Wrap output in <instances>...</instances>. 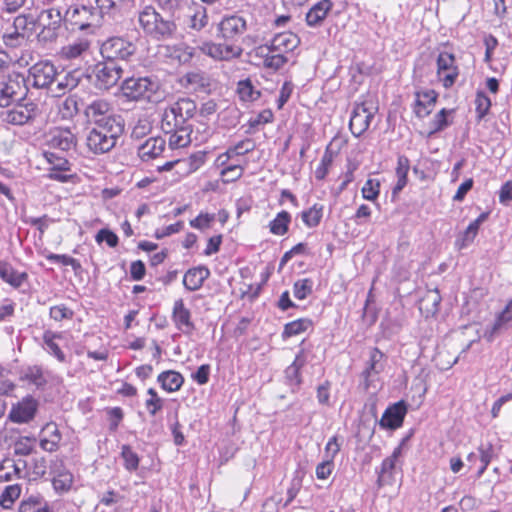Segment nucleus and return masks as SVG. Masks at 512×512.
I'll return each mask as SVG.
<instances>
[{
	"label": "nucleus",
	"mask_w": 512,
	"mask_h": 512,
	"mask_svg": "<svg viewBox=\"0 0 512 512\" xmlns=\"http://www.w3.org/2000/svg\"><path fill=\"white\" fill-rule=\"evenodd\" d=\"M197 106L190 98H180L166 108L161 119V129L169 134V146L172 149L183 148L190 144L192 124Z\"/></svg>",
	"instance_id": "obj_1"
},
{
	"label": "nucleus",
	"mask_w": 512,
	"mask_h": 512,
	"mask_svg": "<svg viewBox=\"0 0 512 512\" xmlns=\"http://www.w3.org/2000/svg\"><path fill=\"white\" fill-rule=\"evenodd\" d=\"M138 22L143 32L156 41L173 39L178 29L172 16L162 15L151 5L139 12Z\"/></svg>",
	"instance_id": "obj_2"
},
{
	"label": "nucleus",
	"mask_w": 512,
	"mask_h": 512,
	"mask_svg": "<svg viewBox=\"0 0 512 512\" xmlns=\"http://www.w3.org/2000/svg\"><path fill=\"white\" fill-rule=\"evenodd\" d=\"M123 131V123L112 122L111 125L94 126L87 133L86 146L95 155L108 153L116 146Z\"/></svg>",
	"instance_id": "obj_3"
},
{
	"label": "nucleus",
	"mask_w": 512,
	"mask_h": 512,
	"mask_svg": "<svg viewBox=\"0 0 512 512\" xmlns=\"http://www.w3.org/2000/svg\"><path fill=\"white\" fill-rule=\"evenodd\" d=\"M5 24L12 25L15 29L14 32H6L2 35L5 46L9 50H2V55L6 57V60L2 58V65L7 63H17L22 59L23 53L21 46L25 42L24 34L20 33L19 30H24L27 26V19L23 15H19L14 18L13 23L10 24V19L5 20Z\"/></svg>",
	"instance_id": "obj_4"
},
{
	"label": "nucleus",
	"mask_w": 512,
	"mask_h": 512,
	"mask_svg": "<svg viewBox=\"0 0 512 512\" xmlns=\"http://www.w3.org/2000/svg\"><path fill=\"white\" fill-rule=\"evenodd\" d=\"M83 114L88 123L94 126L111 125L113 123H123L121 116L114 113L112 103L105 98H94L88 102Z\"/></svg>",
	"instance_id": "obj_5"
},
{
	"label": "nucleus",
	"mask_w": 512,
	"mask_h": 512,
	"mask_svg": "<svg viewBox=\"0 0 512 512\" xmlns=\"http://www.w3.org/2000/svg\"><path fill=\"white\" fill-rule=\"evenodd\" d=\"M158 83L148 77L128 78L121 85L123 97L129 101H151Z\"/></svg>",
	"instance_id": "obj_6"
},
{
	"label": "nucleus",
	"mask_w": 512,
	"mask_h": 512,
	"mask_svg": "<svg viewBox=\"0 0 512 512\" xmlns=\"http://www.w3.org/2000/svg\"><path fill=\"white\" fill-rule=\"evenodd\" d=\"M93 84L100 90H109L115 86L123 74V66L120 62L105 60L98 62L93 67Z\"/></svg>",
	"instance_id": "obj_7"
},
{
	"label": "nucleus",
	"mask_w": 512,
	"mask_h": 512,
	"mask_svg": "<svg viewBox=\"0 0 512 512\" xmlns=\"http://www.w3.org/2000/svg\"><path fill=\"white\" fill-rule=\"evenodd\" d=\"M37 107L34 103L7 101L2 103V122L22 126L36 117Z\"/></svg>",
	"instance_id": "obj_8"
},
{
	"label": "nucleus",
	"mask_w": 512,
	"mask_h": 512,
	"mask_svg": "<svg viewBox=\"0 0 512 512\" xmlns=\"http://www.w3.org/2000/svg\"><path fill=\"white\" fill-rule=\"evenodd\" d=\"M102 57L112 62L127 60L135 52L134 45L120 37H113L106 40L100 48Z\"/></svg>",
	"instance_id": "obj_9"
},
{
	"label": "nucleus",
	"mask_w": 512,
	"mask_h": 512,
	"mask_svg": "<svg viewBox=\"0 0 512 512\" xmlns=\"http://www.w3.org/2000/svg\"><path fill=\"white\" fill-rule=\"evenodd\" d=\"M28 92L26 80L21 73L12 72L2 76V102L24 100Z\"/></svg>",
	"instance_id": "obj_10"
},
{
	"label": "nucleus",
	"mask_w": 512,
	"mask_h": 512,
	"mask_svg": "<svg viewBox=\"0 0 512 512\" xmlns=\"http://www.w3.org/2000/svg\"><path fill=\"white\" fill-rule=\"evenodd\" d=\"M436 62L439 81L444 88H451L459 76V68L456 65L455 56L449 52H441Z\"/></svg>",
	"instance_id": "obj_11"
},
{
	"label": "nucleus",
	"mask_w": 512,
	"mask_h": 512,
	"mask_svg": "<svg viewBox=\"0 0 512 512\" xmlns=\"http://www.w3.org/2000/svg\"><path fill=\"white\" fill-rule=\"evenodd\" d=\"M57 76V68L48 60L39 61L29 68V77L36 88H49L57 80Z\"/></svg>",
	"instance_id": "obj_12"
},
{
	"label": "nucleus",
	"mask_w": 512,
	"mask_h": 512,
	"mask_svg": "<svg viewBox=\"0 0 512 512\" xmlns=\"http://www.w3.org/2000/svg\"><path fill=\"white\" fill-rule=\"evenodd\" d=\"M252 56L258 59L257 65L272 71H278L288 61L284 54L272 50L268 47V44L256 47L252 52Z\"/></svg>",
	"instance_id": "obj_13"
},
{
	"label": "nucleus",
	"mask_w": 512,
	"mask_h": 512,
	"mask_svg": "<svg viewBox=\"0 0 512 512\" xmlns=\"http://www.w3.org/2000/svg\"><path fill=\"white\" fill-rule=\"evenodd\" d=\"M199 49L203 54L219 61H229L242 54L241 47L222 43L203 42Z\"/></svg>",
	"instance_id": "obj_14"
},
{
	"label": "nucleus",
	"mask_w": 512,
	"mask_h": 512,
	"mask_svg": "<svg viewBox=\"0 0 512 512\" xmlns=\"http://www.w3.org/2000/svg\"><path fill=\"white\" fill-rule=\"evenodd\" d=\"M43 156L50 165V168L48 169L49 172L47 174L49 179L62 183L67 182L70 179V176L65 174V172L70 171L71 165L65 157L51 151H45Z\"/></svg>",
	"instance_id": "obj_15"
},
{
	"label": "nucleus",
	"mask_w": 512,
	"mask_h": 512,
	"mask_svg": "<svg viewBox=\"0 0 512 512\" xmlns=\"http://www.w3.org/2000/svg\"><path fill=\"white\" fill-rule=\"evenodd\" d=\"M247 30L246 20L239 15L224 17L219 23L221 37L225 40L236 41Z\"/></svg>",
	"instance_id": "obj_16"
},
{
	"label": "nucleus",
	"mask_w": 512,
	"mask_h": 512,
	"mask_svg": "<svg viewBox=\"0 0 512 512\" xmlns=\"http://www.w3.org/2000/svg\"><path fill=\"white\" fill-rule=\"evenodd\" d=\"M373 117V109L367 107L365 103L356 105L349 123L352 134L355 137L361 136L369 128Z\"/></svg>",
	"instance_id": "obj_17"
},
{
	"label": "nucleus",
	"mask_w": 512,
	"mask_h": 512,
	"mask_svg": "<svg viewBox=\"0 0 512 512\" xmlns=\"http://www.w3.org/2000/svg\"><path fill=\"white\" fill-rule=\"evenodd\" d=\"M91 41L87 38H77L62 46L57 56L61 60L72 61L82 59L90 50Z\"/></svg>",
	"instance_id": "obj_18"
},
{
	"label": "nucleus",
	"mask_w": 512,
	"mask_h": 512,
	"mask_svg": "<svg viewBox=\"0 0 512 512\" xmlns=\"http://www.w3.org/2000/svg\"><path fill=\"white\" fill-rule=\"evenodd\" d=\"M172 320L176 328L185 335H191L195 330V325L191 319V312L185 306L183 299H178L174 302Z\"/></svg>",
	"instance_id": "obj_19"
},
{
	"label": "nucleus",
	"mask_w": 512,
	"mask_h": 512,
	"mask_svg": "<svg viewBox=\"0 0 512 512\" xmlns=\"http://www.w3.org/2000/svg\"><path fill=\"white\" fill-rule=\"evenodd\" d=\"M37 408V400L32 397H26L16 405H13L9 413V419L15 423H27L34 418Z\"/></svg>",
	"instance_id": "obj_20"
},
{
	"label": "nucleus",
	"mask_w": 512,
	"mask_h": 512,
	"mask_svg": "<svg viewBox=\"0 0 512 512\" xmlns=\"http://www.w3.org/2000/svg\"><path fill=\"white\" fill-rule=\"evenodd\" d=\"M383 359L384 354L378 348L375 347L370 351L369 361L361 374L365 390L369 389L375 377L383 371Z\"/></svg>",
	"instance_id": "obj_21"
},
{
	"label": "nucleus",
	"mask_w": 512,
	"mask_h": 512,
	"mask_svg": "<svg viewBox=\"0 0 512 512\" xmlns=\"http://www.w3.org/2000/svg\"><path fill=\"white\" fill-rule=\"evenodd\" d=\"M66 15L70 17L73 25L77 26L80 30H85L97 21V17L100 14L98 10L95 11L87 6H81L68 9Z\"/></svg>",
	"instance_id": "obj_22"
},
{
	"label": "nucleus",
	"mask_w": 512,
	"mask_h": 512,
	"mask_svg": "<svg viewBox=\"0 0 512 512\" xmlns=\"http://www.w3.org/2000/svg\"><path fill=\"white\" fill-rule=\"evenodd\" d=\"M407 413V405L401 400L389 406L382 415L380 426L388 429L399 428Z\"/></svg>",
	"instance_id": "obj_23"
},
{
	"label": "nucleus",
	"mask_w": 512,
	"mask_h": 512,
	"mask_svg": "<svg viewBox=\"0 0 512 512\" xmlns=\"http://www.w3.org/2000/svg\"><path fill=\"white\" fill-rule=\"evenodd\" d=\"M166 147V141L162 137H150L137 148L138 157L144 161H152L162 155Z\"/></svg>",
	"instance_id": "obj_24"
},
{
	"label": "nucleus",
	"mask_w": 512,
	"mask_h": 512,
	"mask_svg": "<svg viewBox=\"0 0 512 512\" xmlns=\"http://www.w3.org/2000/svg\"><path fill=\"white\" fill-rule=\"evenodd\" d=\"M61 433L54 422L47 423L40 432V447L47 452H55L61 441Z\"/></svg>",
	"instance_id": "obj_25"
},
{
	"label": "nucleus",
	"mask_w": 512,
	"mask_h": 512,
	"mask_svg": "<svg viewBox=\"0 0 512 512\" xmlns=\"http://www.w3.org/2000/svg\"><path fill=\"white\" fill-rule=\"evenodd\" d=\"M49 146L63 152H69L76 148L77 138L70 129H58L51 135Z\"/></svg>",
	"instance_id": "obj_26"
},
{
	"label": "nucleus",
	"mask_w": 512,
	"mask_h": 512,
	"mask_svg": "<svg viewBox=\"0 0 512 512\" xmlns=\"http://www.w3.org/2000/svg\"><path fill=\"white\" fill-rule=\"evenodd\" d=\"M299 44V37L296 34L287 31L276 34L270 41L268 47L274 51L284 54L286 52L293 51Z\"/></svg>",
	"instance_id": "obj_27"
},
{
	"label": "nucleus",
	"mask_w": 512,
	"mask_h": 512,
	"mask_svg": "<svg viewBox=\"0 0 512 512\" xmlns=\"http://www.w3.org/2000/svg\"><path fill=\"white\" fill-rule=\"evenodd\" d=\"M20 380L35 386L37 389H43L47 383V373L39 365H30L20 371Z\"/></svg>",
	"instance_id": "obj_28"
},
{
	"label": "nucleus",
	"mask_w": 512,
	"mask_h": 512,
	"mask_svg": "<svg viewBox=\"0 0 512 512\" xmlns=\"http://www.w3.org/2000/svg\"><path fill=\"white\" fill-rule=\"evenodd\" d=\"M209 275L210 271L205 266L189 269L184 275L183 285L189 291H196L202 287Z\"/></svg>",
	"instance_id": "obj_29"
},
{
	"label": "nucleus",
	"mask_w": 512,
	"mask_h": 512,
	"mask_svg": "<svg viewBox=\"0 0 512 512\" xmlns=\"http://www.w3.org/2000/svg\"><path fill=\"white\" fill-rule=\"evenodd\" d=\"M401 454V447L398 446L394 449L391 456L385 458L382 462L381 469L378 472L377 485L379 488L391 484L392 475L395 468V463Z\"/></svg>",
	"instance_id": "obj_30"
},
{
	"label": "nucleus",
	"mask_w": 512,
	"mask_h": 512,
	"mask_svg": "<svg viewBox=\"0 0 512 512\" xmlns=\"http://www.w3.org/2000/svg\"><path fill=\"white\" fill-rule=\"evenodd\" d=\"M331 0H321L314 4L306 14V22L311 27L319 26L332 9Z\"/></svg>",
	"instance_id": "obj_31"
},
{
	"label": "nucleus",
	"mask_w": 512,
	"mask_h": 512,
	"mask_svg": "<svg viewBox=\"0 0 512 512\" xmlns=\"http://www.w3.org/2000/svg\"><path fill=\"white\" fill-rule=\"evenodd\" d=\"M188 27L195 31H200L207 26L209 18L207 9L199 4H194L189 8Z\"/></svg>",
	"instance_id": "obj_32"
},
{
	"label": "nucleus",
	"mask_w": 512,
	"mask_h": 512,
	"mask_svg": "<svg viewBox=\"0 0 512 512\" xmlns=\"http://www.w3.org/2000/svg\"><path fill=\"white\" fill-rule=\"evenodd\" d=\"M157 380L161 384V387L168 392L178 391L184 383L183 376L173 370L160 373Z\"/></svg>",
	"instance_id": "obj_33"
},
{
	"label": "nucleus",
	"mask_w": 512,
	"mask_h": 512,
	"mask_svg": "<svg viewBox=\"0 0 512 512\" xmlns=\"http://www.w3.org/2000/svg\"><path fill=\"white\" fill-rule=\"evenodd\" d=\"M60 73L58 72L56 89L54 90L57 94H64L66 91L72 90L78 86L80 82V72L78 70H74L71 72H67L63 77L60 78Z\"/></svg>",
	"instance_id": "obj_34"
},
{
	"label": "nucleus",
	"mask_w": 512,
	"mask_h": 512,
	"mask_svg": "<svg viewBox=\"0 0 512 512\" xmlns=\"http://www.w3.org/2000/svg\"><path fill=\"white\" fill-rule=\"evenodd\" d=\"M27 273L15 270L6 263H2V280L11 285L13 288H19L27 281Z\"/></svg>",
	"instance_id": "obj_35"
},
{
	"label": "nucleus",
	"mask_w": 512,
	"mask_h": 512,
	"mask_svg": "<svg viewBox=\"0 0 512 512\" xmlns=\"http://www.w3.org/2000/svg\"><path fill=\"white\" fill-rule=\"evenodd\" d=\"M441 302V295L437 289L428 290L420 301V310L427 315L435 314Z\"/></svg>",
	"instance_id": "obj_36"
},
{
	"label": "nucleus",
	"mask_w": 512,
	"mask_h": 512,
	"mask_svg": "<svg viewBox=\"0 0 512 512\" xmlns=\"http://www.w3.org/2000/svg\"><path fill=\"white\" fill-rule=\"evenodd\" d=\"M410 168L409 159L400 155L397 159L396 176L398 178L397 184L393 188V194L400 192L407 184V175Z\"/></svg>",
	"instance_id": "obj_37"
},
{
	"label": "nucleus",
	"mask_w": 512,
	"mask_h": 512,
	"mask_svg": "<svg viewBox=\"0 0 512 512\" xmlns=\"http://www.w3.org/2000/svg\"><path fill=\"white\" fill-rule=\"evenodd\" d=\"M26 461L22 459L14 460L9 457L2 459V481H9L13 475H19L26 468Z\"/></svg>",
	"instance_id": "obj_38"
},
{
	"label": "nucleus",
	"mask_w": 512,
	"mask_h": 512,
	"mask_svg": "<svg viewBox=\"0 0 512 512\" xmlns=\"http://www.w3.org/2000/svg\"><path fill=\"white\" fill-rule=\"evenodd\" d=\"M291 222V215L289 212L283 210L279 212L276 217L270 222L269 229L274 235L282 236L287 233L289 224Z\"/></svg>",
	"instance_id": "obj_39"
},
{
	"label": "nucleus",
	"mask_w": 512,
	"mask_h": 512,
	"mask_svg": "<svg viewBox=\"0 0 512 512\" xmlns=\"http://www.w3.org/2000/svg\"><path fill=\"white\" fill-rule=\"evenodd\" d=\"M39 21L45 28L55 31L61 25L62 15L59 9L50 8L40 14Z\"/></svg>",
	"instance_id": "obj_40"
},
{
	"label": "nucleus",
	"mask_w": 512,
	"mask_h": 512,
	"mask_svg": "<svg viewBox=\"0 0 512 512\" xmlns=\"http://www.w3.org/2000/svg\"><path fill=\"white\" fill-rule=\"evenodd\" d=\"M19 512H52L48 503L42 497L30 496L21 502Z\"/></svg>",
	"instance_id": "obj_41"
},
{
	"label": "nucleus",
	"mask_w": 512,
	"mask_h": 512,
	"mask_svg": "<svg viewBox=\"0 0 512 512\" xmlns=\"http://www.w3.org/2000/svg\"><path fill=\"white\" fill-rule=\"evenodd\" d=\"M185 79L196 91L206 92L210 88V79L204 72H189L185 75Z\"/></svg>",
	"instance_id": "obj_42"
},
{
	"label": "nucleus",
	"mask_w": 512,
	"mask_h": 512,
	"mask_svg": "<svg viewBox=\"0 0 512 512\" xmlns=\"http://www.w3.org/2000/svg\"><path fill=\"white\" fill-rule=\"evenodd\" d=\"M312 326V321L307 318H301L287 323L284 326V331L282 333V337L289 338L300 333L305 332Z\"/></svg>",
	"instance_id": "obj_43"
},
{
	"label": "nucleus",
	"mask_w": 512,
	"mask_h": 512,
	"mask_svg": "<svg viewBox=\"0 0 512 512\" xmlns=\"http://www.w3.org/2000/svg\"><path fill=\"white\" fill-rule=\"evenodd\" d=\"M125 2L126 0H95L98 12L102 17L105 15L114 17L120 12Z\"/></svg>",
	"instance_id": "obj_44"
},
{
	"label": "nucleus",
	"mask_w": 512,
	"mask_h": 512,
	"mask_svg": "<svg viewBox=\"0 0 512 512\" xmlns=\"http://www.w3.org/2000/svg\"><path fill=\"white\" fill-rule=\"evenodd\" d=\"M322 216H323V206L320 204H314L308 210L301 212L302 221L309 228L318 226L322 219Z\"/></svg>",
	"instance_id": "obj_45"
},
{
	"label": "nucleus",
	"mask_w": 512,
	"mask_h": 512,
	"mask_svg": "<svg viewBox=\"0 0 512 512\" xmlns=\"http://www.w3.org/2000/svg\"><path fill=\"white\" fill-rule=\"evenodd\" d=\"M306 359L303 353V350H301L295 357V360L293 363L287 367L285 370V374L287 379H289L291 382H296L299 384L301 382L299 377V371L300 369L305 365Z\"/></svg>",
	"instance_id": "obj_46"
},
{
	"label": "nucleus",
	"mask_w": 512,
	"mask_h": 512,
	"mask_svg": "<svg viewBox=\"0 0 512 512\" xmlns=\"http://www.w3.org/2000/svg\"><path fill=\"white\" fill-rule=\"evenodd\" d=\"M237 93L242 101H255L259 98L260 92L254 90L249 79L238 82Z\"/></svg>",
	"instance_id": "obj_47"
},
{
	"label": "nucleus",
	"mask_w": 512,
	"mask_h": 512,
	"mask_svg": "<svg viewBox=\"0 0 512 512\" xmlns=\"http://www.w3.org/2000/svg\"><path fill=\"white\" fill-rule=\"evenodd\" d=\"M478 452L480 454V461L482 464L478 470V476H481L494 457V447L490 442L481 443L478 447Z\"/></svg>",
	"instance_id": "obj_48"
},
{
	"label": "nucleus",
	"mask_w": 512,
	"mask_h": 512,
	"mask_svg": "<svg viewBox=\"0 0 512 512\" xmlns=\"http://www.w3.org/2000/svg\"><path fill=\"white\" fill-rule=\"evenodd\" d=\"M53 487L56 492H67L73 483V476L68 471L59 472L53 477Z\"/></svg>",
	"instance_id": "obj_49"
},
{
	"label": "nucleus",
	"mask_w": 512,
	"mask_h": 512,
	"mask_svg": "<svg viewBox=\"0 0 512 512\" xmlns=\"http://www.w3.org/2000/svg\"><path fill=\"white\" fill-rule=\"evenodd\" d=\"M59 111L63 118L70 119L74 117L79 112L78 101L76 97H66L59 105Z\"/></svg>",
	"instance_id": "obj_50"
},
{
	"label": "nucleus",
	"mask_w": 512,
	"mask_h": 512,
	"mask_svg": "<svg viewBox=\"0 0 512 512\" xmlns=\"http://www.w3.org/2000/svg\"><path fill=\"white\" fill-rule=\"evenodd\" d=\"M121 456L124 460V467L132 472L137 470L139 466V457L136 452L132 450L129 445H123L121 450Z\"/></svg>",
	"instance_id": "obj_51"
},
{
	"label": "nucleus",
	"mask_w": 512,
	"mask_h": 512,
	"mask_svg": "<svg viewBox=\"0 0 512 512\" xmlns=\"http://www.w3.org/2000/svg\"><path fill=\"white\" fill-rule=\"evenodd\" d=\"M55 334L51 332H45L43 335V341L48 349V352L56 357L59 362H65L66 356L63 351L60 349L58 344L54 342Z\"/></svg>",
	"instance_id": "obj_52"
},
{
	"label": "nucleus",
	"mask_w": 512,
	"mask_h": 512,
	"mask_svg": "<svg viewBox=\"0 0 512 512\" xmlns=\"http://www.w3.org/2000/svg\"><path fill=\"white\" fill-rule=\"evenodd\" d=\"M452 112V110H447L445 108L441 109L433 118L431 122L432 130L430 131V135L442 131L446 127L450 125V122L447 119V116Z\"/></svg>",
	"instance_id": "obj_53"
},
{
	"label": "nucleus",
	"mask_w": 512,
	"mask_h": 512,
	"mask_svg": "<svg viewBox=\"0 0 512 512\" xmlns=\"http://www.w3.org/2000/svg\"><path fill=\"white\" fill-rule=\"evenodd\" d=\"M147 394L150 398L146 400L145 405L149 414L154 416L163 408L164 400L158 396L154 388H149Z\"/></svg>",
	"instance_id": "obj_54"
},
{
	"label": "nucleus",
	"mask_w": 512,
	"mask_h": 512,
	"mask_svg": "<svg viewBox=\"0 0 512 512\" xmlns=\"http://www.w3.org/2000/svg\"><path fill=\"white\" fill-rule=\"evenodd\" d=\"M312 286L313 282L308 278L296 281L293 287L294 296L299 300L305 299L312 293Z\"/></svg>",
	"instance_id": "obj_55"
},
{
	"label": "nucleus",
	"mask_w": 512,
	"mask_h": 512,
	"mask_svg": "<svg viewBox=\"0 0 512 512\" xmlns=\"http://www.w3.org/2000/svg\"><path fill=\"white\" fill-rule=\"evenodd\" d=\"M475 105L478 118L483 119L490 110L491 100L484 92L479 91L476 94Z\"/></svg>",
	"instance_id": "obj_56"
},
{
	"label": "nucleus",
	"mask_w": 512,
	"mask_h": 512,
	"mask_svg": "<svg viewBox=\"0 0 512 512\" xmlns=\"http://www.w3.org/2000/svg\"><path fill=\"white\" fill-rule=\"evenodd\" d=\"M243 172H244V168L242 166L230 165V166L224 167L221 170L220 175H221L224 183H230V182H234V181L238 180L239 178H241L243 175Z\"/></svg>",
	"instance_id": "obj_57"
},
{
	"label": "nucleus",
	"mask_w": 512,
	"mask_h": 512,
	"mask_svg": "<svg viewBox=\"0 0 512 512\" xmlns=\"http://www.w3.org/2000/svg\"><path fill=\"white\" fill-rule=\"evenodd\" d=\"M333 161V155L327 147L324 155L321 158L320 164L315 170V177L318 180H323L328 174L329 167L331 166Z\"/></svg>",
	"instance_id": "obj_58"
},
{
	"label": "nucleus",
	"mask_w": 512,
	"mask_h": 512,
	"mask_svg": "<svg viewBox=\"0 0 512 512\" xmlns=\"http://www.w3.org/2000/svg\"><path fill=\"white\" fill-rule=\"evenodd\" d=\"M380 183L376 179H368L361 189L364 199L374 201L379 195Z\"/></svg>",
	"instance_id": "obj_59"
},
{
	"label": "nucleus",
	"mask_w": 512,
	"mask_h": 512,
	"mask_svg": "<svg viewBox=\"0 0 512 512\" xmlns=\"http://www.w3.org/2000/svg\"><path fill=\"white\" fill-rule=\"evenodd\" d=\"M11 449V447H9ZM13 454L18 456H26L32 453V439L28 437L21 438L14 442L12 446Z\"/></svg>",
	"instance_id": "obj_60"
},
{
	"label": "nucleus",
	"mask_w": 512,
	"mask_h": 512,
	"mask_svg": "<svg viewBox=\"0 0 512 512\" xmlns=\"http://www.w3.org/2000/svg\"><path fill=\"white\" fill-rule=\"evenodd\" d=\"M21 494V487L18 484L8 485L2 492V507L8 508L7 503L12 504Z\"/></svg>",
	"instance_id": "obj_61"
},
{
	"label": "nucleus",
	"mask_w": 512,
	"mask_h": 512,
	"mask_svg": "<svg viewBox=\"0 0 512 512\" xmlns=\"http://www.w3.org/2000/svg\"><path fill=\"white\" fill-rule=\"evenodd\" d=\"M95 240L98 244L106 242L107 245L111 248L116 247L119 241L118 236L114 232L106 228L98 231V233L95 236Z\"/></svg>",
	"instance_id": "obj_62"
},
{
	"label": "nucleus",
	"mask_w": 512,
	"mask_h": 512,
	"mask_svg": "<svg viewBox=\"0 0 512 512\" xmlns=\"http://www.w3.org/2000/svg\"><path fill=\"white\" fill-rule=\"evenodd\" d=\"M74 313L65 305H57L50 308V317L55 321L71 319Z\"/></svg>",
	"instance_id": "obj_63"
},
{
	"label": "nucleus",
	"mask_w": 512,
	"mask_h": 512,
	"mask_svg": "<svg viewBox=\"0 0 512 512\" xmlns=\"http://www.w3.org/2000/svg\"><path fill=\"white\" fill-rule=\"evenodd\" d=\"M512 321V300L506 305L505 309L498 315L493 331H497L501 326Z\"/></svg>",
	"instance_id": "obj_64"
}]
</instances>
